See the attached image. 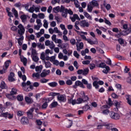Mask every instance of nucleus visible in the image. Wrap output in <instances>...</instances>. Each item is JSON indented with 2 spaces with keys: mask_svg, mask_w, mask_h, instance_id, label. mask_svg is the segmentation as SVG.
Listing matches in <instances>:
<instances>
[{
  "mask_svg": "<svg viewBox=\"0 0 131 131\" xmlns=\"http://www.w3.org/2000/svg\"><path fill=\"white\" fill-rule=\"evenodd\" d=\"M10 64H11V60H8L5 62L4 65L2 67L3 69L0 70V74L7 73V70H8V68L10 66Z\"/></svg>",
  "mask_w": 131,
  "mask_h": 131,
  "instance_id": "obj_1",
  "label": "nucleus"
},
{
  "mask_svg": "<svg viewBox=\"0 0 131 131\" xmlns=\"http://www.w3.org/2000/svg\"><path fill=\"white\" fill-rule=\"evenodd\" d=\"M108 108H110L107 105H102L100 107V111L102 114L104 115H108V113H110V111L108 110Z\"/></svg>",
  "mask_w": 131,
  "mask_h": 131,
  "instance_id": "obj_2",
  "label": "nucleus"
},
{
  "mask_svg": "<svg viewBox=\"0 0 131 131\" xmlns=\"http://www.w3.org/2000/svg\"><path fill=\"white\" fill-rule=\"evenodd\" d=\"M112 125H113L112 124H107L105 122H103L98 125L97 128L98 129H101L103 126H106V128L107 129H112Z\"/></svg>",
  "mask_w": 131,
  "mask_h": 131,
  "instance_id": "obj_3",
  "label": "nucleus"
},
{
  "mask_svg": "<svg viewBox=\"0 0 131 131\" xmlns=\"http://www.w3.org/2000/svg\"><path fill=\"white\" fill-rule=\"evenodd\" d=\"M77 74H82L84 76H86L90 73V69L89 68L85 69L78 70L77 72Z\"/></svg>",
  "mask_w": 131,
  "mask_h": 131,
  "instance_id": "obj_4",
  "label": "nucleus"
},
{
  "mask_svg": "<svg viewBox=\"0 0 131 131\" xmlns=\"http://www.w3.org/2000/svg\"><path fill=\"white\" fill-rule=\"evenodd\" d=\"M18 30V33L20 35V36H23V34L25 33V28H24V26L22 25V24H19L17 26Z\"/></svg>",
  "mask_w": 131,
  "mask_h": 131,
  "instance_id": "obj_5",
  "label": "nucleus"
},
{
  "mask_svg": "<svg viewBox=\"0 0 131 131\" xmlns=\"http://www.w3.org/2000/svg\"><path fill=\"white\" fill-rule=\"evenodd\" d=\"M20 122L23 125H28L29 124V119L27 117H22L20 119Z\"/></svg>",
  "mask_w": 131,
  "mask_h": 131,
  "instance_id": "obj_6",
  "label": "nucleus"
},
{
  "mask_svg": "<svg viewBox=\"0 0 131 131\" xmlns=\"http://www.w3.org/2000/svg\"><path fill=\"white\" fill-rule=\"evenodd\" d=\"M110 116L112 119H115V120H118V119L120 118V115H119V114L114 112H111Z\"/></svg>",
  "mask_w": 131,
  "mask_h": 131,
  "instance_id": "obj_7",
  "label": "nucleus"
},
{
  "mask_svg": "<svg viewBox=\"0 0 131 131\" xmlns=\"http://www.w3.org/2000/svg\"><path fill=\"white\" fill-rule=\"evenodd\" d=\"M31 84V82L30 81H27V83L23 82L21 84V86H23L24 90L26 91V92H29V86Z\"/></svg>",
  "mask_w": 131,
  "mask_h": 131,
  "instance_id": "obj_8",
  "label": "nucleus"
},
{
  "mask_svg": "<svg viewBox=\"0 0 131 131\" xmlns=\"http://www.w3.org/2000/svg\"><path fill=\"white\" fill-rule=\"evenodd\" d=\"M77 86H80V88H81L82 89H85V86H84L82 82L79 80H77L75 82V85L73 86V88H74V89H76Z\"/></svg>",
  "mask_w": 131,
  "mask_h": 131,
  "instance_id": "obj_9",
  "label": "nucleus"
},
{
  "mask_svg": "<svg viewBox=\"0 0 131 131\" xmlns=\"http://www.w3.org/2000/svg\"><path fill=\"white\" fill-rule=\"evenodd\" d=\"M57 100L60 103H65L67 101V98H66V95H61L57 96Z\"/></svg>",
  "mask_w": 131,
  "mask_h": 131,
  "instance_id": "obj_10",
  "label": "nucleus"
},
{
  "mask_svg": "<svg viewBox=\"0 0 131 131\" xmlns=\"http://www.w3.org/2000/svg\"><path fill=\"white\" fill-rule=\"evenodd\" d=\"M34 111V108H31L27 112V116L29 119H32L33 118V112Z\"/></svg>",
  "mask_w": 131,
  "mask_h": 131,
  "instance_id": "obj_11",
  "label": "nucleus"
},
{
  "mask_svg": "<svg viewBox=\"0 0 131 131\" xmlns=\"http://www.w3.org/2000/svg\"><path fill=\"white\" fill-rule=\"evenodd\" d=\"M80 26L82 27V28L84 27H89L90 26V23L85 20H82L80 22Z\"/></svg>",
  "mask_w": 131,
  "mask_h": 131,
  "instance_id": "obj_12",
  "label": "nucleus"
},
{
  "mask_svg": "<svg viewBox=\"0 0 131 131\" xmlns=\"http://www.w3.org/2000/svg\"><path fill=\"white\" fill-rule=\"evenodd\" d=\"M66 8L64 7V6H61L60 7V12L62 13V17H64V18H66L67 17V13L65 11Z\"/></svg>",
  "mask_w": 131,
  "mask_h": 131,
  "instance_id": "obj_13",
  "label": "nucleus"
},
{
  "mask_svg": "<svg viewBox=\"0 0 131 131\" xmlns=\"http://www.w3.org/2000/svg\"><path fill=\"white\" fill-rule=\"evenodd\" d=\"M70 19H71L72 22H75L76 20H80L79 16L76 14H74L73 16H70Z\"/></svg>",
  "mask_w": 131,
  "mask_h": 131,
  "instance_id": "obj_14",
  "label": "nucleus"
},
{
  "mask_svg": "<svg viewBox=\"0 0 131 131\" xmlns=\"http://www.w3.org/2000/svg\"><path fill=\"white\" fill-rule=\"evenodd\" d=\"M82 99L83 100V103H85L87 101H89V96L85 95V93L84 92H82Z\"/></svg>",
  "mask_w": 131,
  "mask_h": 131,
  "instance_id": "obj_15",
  "label": "nucleus"
},
{
  "mask_svg": "<svg viewBox=\"0 0 131 131\" xmlns=\"http://www.w3.org/2000/svg\"><path fill=\"white\" fill-rule=\"evenodd\" d=\"M14 76H15V73L11 72L8 77V80L11 82L15 81Z\"/></svg>",
  "mask_w": 131,
  "mask_h": 131,
  "instance_id": "obj_16",
  "label": "nucleus"
},
{
  "mask_svg": "<svg viewBox=\"0 0 131 131\" xmlns=\"http://www.w3.org/2000/svg\"><path fill=\"white\" fill-rule=\"evenodd\" d=\"M131 32V25L130 26L129 28H127V30L126 31H123L121 32L122 35H127V34H129V33H130Z\"/></svg>",
  "mask_w": 131,
  "mask_h": 131,
  "instance_id": "obj_17",
  "label": "nucleus"
},
{
  "mask_svg": "<svg viewBox=\"0 0 131 131\" xmlns=\"http://www.w3.org/2000/svg\"><path fill=\"white\" fill-rule=\"evenodd\" d=\"M87 41L90 45H98V39L97 38H95V41H93L92 39L88 38L87 39Z\"/></svg>",
  "mask_w": 131,
  "mask_h": 131,
  "instance_id": "obj_18",
  "label": "nucleus"
},
{
  "mask_svg": "<svg viewBox=\"0 0 131 131\" xmlns=\"http://www.w3.org/2000/svg\"><path fill=\"white\" fill-rule=\"evenodd\" d=\"M25 100L28 104H32L33 103V99L29 97H25Z\"/></svg>",
  "mask_w": 131,
  "mask_h": 131,
  "instance_id": "obj_19",
  "label": "nucleus"
},
{
  "mask_svg": "<svg viewBox=\"0 0 131 131\" xmlns=\"http://www.w3.org/2000/svg\"><path fill=\"white\" fill-rule=\"evenodd\" d=\"M77 51L78 52H80V50H82L83 49V43L81 42L79 43V46L78 45H76Z\"/></svg>",
  "mask_w": 131,
  "mask_h": 131,
  "instance_id": "obj_20",
  "label": "nucleus"
},
{
  "mask_svg": "<svg viewBox=\"0 0 131 131\" xmlns=\"http://www.w3.org/2000/svg\"><path fill=\"white\" fill-rule=\"evenodd\" d=\"M125 98H126L127 104H128L129 106H131V96L129 95H126Z\"/></svg>",
  "mask_w": 131,
  "mask_h": 131,
  "instance_id": "obj_21",
  "label": "nucleus"
},
{
  "mask_svg": "<svg viewBox=\"0 0 131 131\" xmlns=\"http://www.w3.org/2000/svg\"><path fill=\"white\" fill-rule=\"evenodd\" d=\"M50 72L51 71H50V70H48L46 71L45 72H42L40 74L41 77H46L47 75H49V74H50Z\"/></svg>",
  "mask_w": 131,
  "mask_h": 131,
  "instance_id": "obj_22",
  "label": "nucleus"
},
{
  "mask_svg": "<svg viewBox=\"0 0 131 131\" xmlns=\"http://www.w3.org/2000/svg\"><path fill=\"white\" fill-rule=\"evenodd\" d=\"M82 103H84V102L81 97L77 98V100L75 99V105H76V104H81Z\"/></svg>",
  "mask_w": 131,
  "mask_h": 131,
  "instance_id": "obj_23",
  "label": "nucleus"
},
{
  "mask_svg": "<svg viewBox=\"0 0 131 131\" xmlns=\"http://www.w3.org/2000/svg\"><path fill=\"white\" fill-rule=\"evenodd\" d=\"M37 47L40 50H45L46 49V47L44 44H41V43L39 42L37 43Z\"/></svg>",
  "mask_w": 131,
  "mask_h": 131,
  "instance_id": "obj_24",
  "label": "nucleus"
},
{
  "mask_svg": "<svg viewBox=\"0 0 131 131\" xmlns=\"http://www.w3.org/2000/svg\"><path fill=\"white\" fill-rule=\"evenodd\" d=\"M91 5L93 7H98L99 6V4H98V2L96 0H93L91 2H90Z\"/></svg>",
  "mask_w": 131,
  "mask_h": 131,
  "instance_id": "obj_25",
  "label": "nucleus"
},
{
  "mask_svg": "<svg viewBox=\"0 0 131 131\" xmlns=\"http://www.w3.org/2000/svg\"><path fill=\"white\" fill-rule=\"evenodd\" d=\"M20 38L17 39L18 43L19 46H22L23 43V40L24 39V37L23 36H20Z\"/></svg>",
  "mask_w": 131,
  "mask_h": 131,
  "instance_id": "obj_26",
  "label": "nucleus"
},
{
  "mask_svg": "<svg viewBox=\"0 0 131 131\" xmlns=\"http://www.w3.org/2000/svg\"><path fill=\"white\" fill-rule=\"evenodd\" d=\"M35 70L36 72H38V73H40V72H41V70H42V66L41 65L36 67Z\"/></svg>",
  "mask_w": 131,
  "mask_h": 131,
  "instance_id": "obj_27",
  "label": "nucleus"
},
{
  "mask_svg": "<svg viewBox=\"0 0 131 131\" xmlns=\"http://www.w3.org/2000/svg\"><path fill=\"white\" fill-rule=\"evenodd\" d=\"M48 85H49V86H51V88H56V86L58 85V83L56 82H50L48 83Z\"/></svg>",
  "mask_w": 131,
  "mask_h": 131,
  "instance_id": "obj_28",
  "label": "nucleus"
},
{
  "mask_svg": "<svg viewBox=\"0 0 131 131\" xmlns=\"http://www.w3.org/2000/svg\"><path fill=\"white\" fill-rule=\"evenodd\" d=\"M32 59L34 62H35L36 63H37L38 62V60H39V58L37 57L36 55H33L31 56Z\"/></svg>",
  "mask_w": 131,
  "mask_h": 131,
  "instance_id": "obj_29",
  "label": "nucleus"
},
{
  "mask_svg": "<svg viewBox=\"0 0 131 131\" xmlns=\"http://www.w3.org/2000/svg\"><path fill=\"white\" fill-rule=\"evenodd\" d=\"M93 9H94V6H92L91 4L88 5L87 10L89 13H92V12H93Z\"/></svg>",
  "mask_w": 131,
  "mask_h": 131,
  "instance_id": "obj_30",
  "label": "nucleus"
},
{
  "mask_svg": "<svg viewBox=\"0 0 131 131\" xmlns=\"http://www.w3.org/2000/svg\"><path fill=\"white\" fill-rule=\"evenodd\" d=\"M16 115L18 117H21V116H23L24 115V112L22 111H17L16 112Z\"/></svg>",
  "mask_w": 131,
  "mask_h": 131,
  "instance_id": "obj_31",
  "label": "nucleus"
},
{
  "mask_svg": "<svg viewBox=\"0 0 131 131\" xmlns=\"http://www.w3.org/2000/svg\"><path fill=\"white\" fill-rule=\"evenodd\" d=\"M20 19L24 23H25L26 20H27V16L26 15H21L20 16Z\"/></svg>",
  "mask_w": 131,
  "mask_h": 131,
  "instance_id": "obj_32",
  "label": "nucleus"
},
{
  "mask_svg": "<svg viewBox=\"0 0 131 131\" xmlns=\"http://www.w3.org/2000/svg\"><path fill=\"white\" fill-rule=\"evenodd\" d=\"M21 62H23L24 66H26L27 64V58L25 57H22L20 58Z\"/></svg>",
  "mask_w": 131,
  "mask_h": 131,
  "instance_id": "obj_33",
  "label": "nucleus"
},
{
  "mask_svg": "<svg viewBox=\"0 0 131 131\" xmlns=\"http://www.w3.org/2000/svg\"><path fill=\"white\" fill-rule=\"evenodd\" d=\"M12 12L15 18H18V11L15 8H12Z\"/></svg>",
  "mask_w": 131,
  "mask_h": 131,
  "instance_id": "obj_34",
  "label": "nucleus"
},
{
  "mask_svg": "<svg viewBox=\"0 0 131 131\" xmlns=\"http://www.w3.org/2000/svg\"><path fill=\"white\" fill-rule=\"evenodd\" d=\"M105 69H104L102 71V72L105 74H107L109 71H110V68L108 66H106L105 67Z\"/></svg>",
  "mask_w": 131,
  "mask_h": 131,
  "instance_id": "obj_35",
  "label": "nucleus"
},
{
  "mask_svg": "<svg viewBox=\"0 0 131 131\" xmlns=\"http://www.w3.org/2000/svg\"><path fill=\"white\" fill-rule=\"evenodd\" d=\"M43 27H45V28H46V29H48V28L49 27V23H48V20H47V19H44L43 20Z\"/></svg>",
  "mask_w": 131,
  "mask_h": 131,
  "instance_id": "obj_36",
  "label": "nucleus"
},
{
  "mask_svg": "<svg viewBox=\"0 0 131 131\" xmlns=\"http://www.w3.org/2000/svg\"><path fill=\"white\" fill-rule=\"evenodd\" d=\"M69 104H72V105H75V99L73 100L72 98H69L68 99Z\"/></svg>",
  "mask_w": 131,
  "mask_h": 131,
  "instance_id": "obj_37",
  "label": "nucleus"
},
{
  "mask_svg": "<svg viewBox=\"0 0 131 131\" xmlns=\"http://www.w3.org/2000/svg\"><path fill=\"white\" fill-rule=\"evenodd\" d=\"M83 14L86 18H88L89 20H92V16L90 15V14H89V13L86 12H84Z\"/></svg>",
  "mask_w": 131,
  "mask_h": 131,
  "instance_id": "obj_38",
  "label": "nucleus"
},
{
  "mask_svg": "<svg viewBox=\"0 0 131 131\" xmlns=\"http://www.w3.org/2000/svg\"><path fill=\"white\" fill-rule=\"evenodd\" d=\"M57 105H58V102L57 101H53L50 104V108H55L57 107Z\"/></svg>",
  "mask_w": 131,
  "mask_h": 131,
  "instance_id": "obj_39",
  "label": "nucleus"
},
{
  "mask_svg": "<svg viewBox=\"0 0 131 131\" xmlns=\"http://www.w3.org/2000/svg\"><path fill=\"white\" fill-rule=\"evenodd\" d=\"M60 10L61 9H60V6H57L53 9V11L54 13H59Z\"/></svg>",
  "mask_w": 131,
  "mask_h": 131,
  "instance_id": "obj_40",
  "label": "nucleus"
},
{
  "mask_svg": "<svg viewBox=\"0 0 131 131\" xmlns=\"http://www.w3.org/2000/svg\"><path fill=\"white\" fill-rule=\"evenodd\" d=\"M65 12L66 13H67V14H69V15H71V16H72V15H73V11H72L71 9H68L67 8H66Z\"/></svg>",
  "mask_w": 131,
  "mask_h": 131,
  "instance_id": "obj_41",
  "label": "nucleus"
},
{
  "mask_svg": "<svg viewBox=\"0 0 131 131\" xmlns=\"http://www.w3.org/2000/svg\"><path fill=\"white\" fill-rule=\"evenodd\" d=\"M0 88L1 89H7V84H6V83H5V81H2L1 82V85H0Z\"/></svg>",
  "mask_w": 131,
  "mask_h": 131,
  "instance_id": "obj_42",
  "label": "nucleus"
},
{
  "mask_svg": "<svg viewBox=\"0 0 131 131\" xmlns=\"http://www.w3.org/2000/svg\"><path fill=\"white\" fill-rule=\"evenodd\" d=\"M45 64L46 68H50L52 66V63L50 61H45Z\"/></svg>",
  "mask_w": 131,
  "mask_h": 131,
  "instance_id": "obj_43",
  "label": "nucleus"
},
{
  "mask_svg": "<svg viewBox=\"0 0 131 131\" xmlns=\"http://www.w3.org/2000/svg\"><path fill=\"white\" fill-rule=\"evenodd\" d=\"M6 97L8 99H9V100H14V99H15V96L11 94L6 95Z\"/></svg>",
  "mask_w": 131,
  "mask_h": 131,
  "instance_id": "obj_44",
  "label": "nucleus"
},
{
  "mask_svg": "<svg viewBox=\"0 0 131 131\" xmlns=\"http://www.w3.org/2000/svg\"><path fill=\"white\" fill-rule=\"evenodd\" d=\"M37 53L36 52V50L34 48L31 49V56H36Z\"/></svg>",
  "mask_w": 131,
  "mask_h": 131,
  "instance_id": "obj_45",
  "label": "nucleus"
},
{
  "mask_svg": "<svg viewBox=\"0 0 131 131\" xmlns=\"http://www.w3.org/2000/svg\"><path fill=\"white\" fill-rule=\"evenodd\" d=\"M10 94L11 95H16V94H17V89L16 88H13L11 90V91L10 92Z\"/></svg>",
  "mask_w": 131,
  "mask_h": 131,
  "instance_id": "obj_46",
  "label": "nucleus"
},
{
  "mask_svg": "<svg viewBox=\"0 0 131 131\" xmlns=\"http://www.w3.org/2000/svg\"><path fill=\"white\" fill-rule=\"evenodd\" d=\"M17 100L19 101V102H21L24 100V97L22 95H18L17 96Z\"/></svg>",
  "mask_w": 131,
  "mask_h": 131,
  "instance_id": "obj_47",
  "label": "nucleus"
},
{
  "mask_svg": "<svg viewBox=\"0 0 131 131\" xmlns=\"http://www.w3.org/2000/svg\"><path fill=\"white\" fill-rule=\"evenodd\" d=\"M55 45L54 44V42L51 41L50 44H49V48L51 50H54L55 49Z\"/></svg>",
  "mask_w": 131,
  "mask_h": 131,
  "instance_id": "obj_48",
  "label": "nucleus"
},
{
  "mask_svg": "<svg viewBox=\"0 0 131 131\" xmlns=\"http://www.w3.org/2000/svg\"><path fill=\"white\" fill-rule=\"evenodd\" d=\"M8 112L2 113L0 114V117H5L6 118H7V117H8Z\"/></svg>",
  "mask_w": 131,
  "mask_h": 131,
  "instance_id": "obj_49",
  "label": "nucleus"
},
{
  "mask_svg": "<svg viewBox=\"0 0 131 131\" xmlns=\"http://www.w3.org/2000/svg\"><path fill=\"white\" fill-rule=\"evenodd\" d=\"M35 6L32 5V7H31L29 9H28V12L30 13H33L34 12V8Z\"/></svg>",
  "mask_w": 131,
  "mask_h": 131,
  "instance_id": "obj_50",
  "label": "nucleus"
},
{
  "mask_svg": "<svg viewBox=\"0 0 131 131\" xmlns=\"http://www.w3.org/2000/svg\"><path fill=\"white\" fill-rule=\"evenodd\" d=\"M82 109L84 111H88V110L91 109V107L89 105H86L83 107Z\"/></svg>",
  "mask_w": 131,
  "mask_h": 131,
  "instance_id": "obj_51",
  "label": "nucleus"
},
{
  "mask_svg": "<svg viewBox=\"0 0 131 131\" xmlns=\"http://www.w3.org/2000/svg\"><path fill=\"white\" fill-rule=\"evenodd\" d=\"M46 53L45 52H42L40 55L41 60H46Z\"/></svg>",
  "mask_w": 131,
  "mask_h": 131,
  "instance_id": "obj_52",
  "label": "nucleus"
},
{
  "mask_svg": "<svg viewBox=\"0 0 131 131\" xmlns=\"http://www.w3.org/2000/svg\"><path fill=\"white\" fill-rule=\"evenodd\" d=\"M106 67V64L104 62L100 63L98 66L100 68H105Z\"/></svg>",
  "mask_w": 131,
  "mask_h": 131,
  "instance_id": "obj_53",
  "label": "nucleus"
},
{
  "mask_svg": "<svg viewBox=\"0 0 131 131\" xmlns=\"http://www.w3.org/2000/svg\"><path fill=\"white\" fill-rule=\"evenodd\" d=\"M98 82L97 81H95L93 83V86L95 87V89H99V85H98Z\"/></svg>",
  "mask_w": 131,
  "mask_h": 131,
  "instance_id": "obj_54",
  "label": "nucleus"
},
{
  "mask_svg": "<svg viewBox=\"0 0 131 131\" xmlns=\"http://www.w3.org/2000/svg\"><path fill=\"white\" fill-rule=\"evenodd\" d=\"M39 76H40L39 73H33L32 74V77H36V78H39Z\"/></svg>",
  "mask_w": 131,
  "mask_h": 131,
  "instance_id": "obj_55",
  "label": "nucleus"
},
{
  "mask_svg": "<svg viewBox=\"0 0 131 131\" xmlns=\"http://www.w3.org/2000/svg\"><path fill=\"white\" fill-rule=\"evenodd\" d=\"M112 97L113 99H118L119 98V96L115 94V93L112 94Z\"/></svg>",
  "mask_w": 131,
  "mask_h": 131,
  "instance_id": "obj_56",
  "label": "nucleus"
},
{
  "mask_svg": "<svg viewBox=\"0 0 131 131\" xmlns=\"http://www.w3.org/2000/svg\"><path fill=\"white\" fill-rule=\"evenodd\" d=\"M48 81H49V79H46V78L41 79L40 80L41 83H46Z\"/></svg>",
  "mask_w": 131,
  "mask_h": 131,
  "instance_id": "obj_57",
  "label": "nucleus"
},
{
  "mask_svg": "<svg viewBox=\"0 0 131 131\" xmlns=\"http://www.w3.org/2000/svg\"><path fill=\"white\" fill-rule=\"evenodd\" d=\"M74 57L77 58V59H79V54H78V53H77V51H75L74 52Z\"/></svg>",
  "mask_w": 131,
  "mask_h": 131,
  "instance_id": "obj_58",
  "label": "nucleus"
},
{
  "mask_svg": "<svg viewBox=\"0 0 131 131\" xmlns=\"http://www.w3.org/2000/svg\"><path fill=\"white\" fill-rule=\"evenodd\" d=\"M104 23H105V24H107L109 26H111V25H112L111 23L110 22V21L107 20L106 18H104Z\"/></svg>",
  "mask_w": 131,
  "mask_h": 131,
  "instance_id": "obj_59",
  "label": "nucleus"
},
{
  "mask_svg": "<svg viewBox=\"0 0 131 131\" xmlns=\"http://www.w3.org/2000/svg\"><path fill=\"white\" fill-rule=\"evenodd\" d=\"M38 16L39 19H45V14L43 13H39Z\"/></svg>",
  "mask_w": 131,
  "mask_h": 131,
  "instance_id": "obj_60",
  "label": "nucleus"
},
{
  "mask_svg": "<svg viewBox=\"0 0 131 131\" xmlns=\"http://www.w3.org/2000/svg\"><path fill=\"white\" fill-rule=\"evenodd\" d=\"M58 95H60L59 93H54V92H51L49 93V96H52V97H55V96H58Z\"/></svg>",
  "mask_w": 131,
  "mask_h": 131,
  "instance_id": "obj_61",
  "label": "nucleus"
},
{
  "mask_svg": "<svg viewBox=\"0 0 131 131\" xmlns=\"http://www.w3.org/2000/svg\"><path fill=\"white\" fill-rule=\"evenodd\" d=\"M91 70H93V69H95V67H96V65L94 63H91L89 66Z\"/></svg>",
  "mask_w": 131,
  "mask_h": 131,
  "instance_id": "obj_62",
  "label": "nucleus"
},
{
  "mask_svg": "<svg viewBox=\"0 0 131 131\" xmlns=\"http://www.w3.org/2000/svg\"><path fill=\"white\" fill-rule=\"evenodd\" d=\"M56 60V56H53L50 57V62H52V63Z\"/></svg>",
  "mask_w": 131,
  "mask_h": 131,
  "instance_id": "obj_63",
  "label": "nucleus"
},
{
  "mask_svg": "<svg viewBox=\"0 0 131 131\" xmlns=\"http://www.w3.org/2000/svg\"><path fill=\"white\" fill-rule=\"evenodd\" d=\"M70 41L71 45H72L73 46H74V45H75L76 42L75 39H71Z\"/></svg>",
  "mask_w": 131,
  "mask_h": 131,
  "instance_id": "obj_64",
  "label": "nucleus"
}]
</instances>
